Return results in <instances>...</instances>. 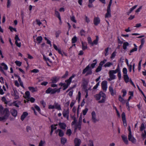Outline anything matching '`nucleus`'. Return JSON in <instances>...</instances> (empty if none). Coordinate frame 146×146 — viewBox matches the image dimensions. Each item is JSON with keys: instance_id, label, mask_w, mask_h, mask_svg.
<instances>
[{"instance_id": "nucleus-1", "label": "nucleus", "mask_w": 146, "mask_h": 146, "mask_svg": "<svg viewBox=\"0 0 146 146\" xmlns=\"http://www.w3.org/2000/svg\"><path fill=\"white\" fill-rule=\"evenodd\" d=\"M0 114L2 116L0 117V121H5L10 115L9 109L7 108L4 109L1 105L0 106Z\"/></svg>"}, {"instance_id": "nucleus-2", "label": "nucleus", "mask_w": 146, "mask_h": 146, "mask_svg": "<svg viewBox=\"0 0 146 146\" xmlns=\"http://www.w3.org/2000/svg\"><path fill=\"white\" fill-rule=\"evenodd\" d=\"M97 100H99L98 102L99 103H104L106 99V95L103 92L101 91L94 96Z\"/></svg>"}, {"instance_id": "nucleus-3", "label": "nucleus", "mask_w": 146, "mask_h": 146, "mask_svg": "<svg viewBox=\"0 0 146 146\" xmlns=\"http://www.w3.org/2000/svg\"><path fill=\"white\" fill-rule=\"evenodd\" d=\"M75 76V74H72V76L70 77L69 79L65 81L66 83H61L60 84L61 86H63V90H65L68 88V86L70 85L72 79Z\"/></svg>"}, {"instance_id": "nucleus-4", "label": "nucleus", "mask_w": 146, "mask_h": 146, "mask_svg": "<svg viewBox=\"0 0 146 146\" xmlns=\"http://www.w3.org/2000/svg\"><path fill=\"white\" fill-rule=\"evenodd\" d=\"M61 88H55L52 89L51 88H48L46 91V94H53L56 93V92H60V89Z\"/></svg>"}, {"instance_id": "nucleus-5", "label": "nucleus", "mask_w": 146, "mask_h": 146, "mask_svg": "<svg viewBox=\"0 0 146 146\" xmlns=\"http://www.w3.org/2000/svg\"><path fill=\"white\" fill-rule=\"evenodd\" d=\"M92 68L90 67V64H89L83 70L82 73L85 74L86 72V75L87 76L89 75H91L92 74Z\"/></svg>"}, {"instance_id": "nucleus-6", "label": "nucleus", "mask_w": 146, "mask_h": 146, "mask_svg": "<svg viewBox=\"0 0 146 146\" xmlns=\"http://www.w3.org/2000/svg\"><path fill=\"white\" fill-rule=\"evenodd\" d=\"M73 121L72 122V125H74V127L75 128L74 131H76V130L78 129V128H79V130H80L81 128V126L80 125H78L76 123L77 120L75 118H74L73 119Z\"/></svg>"}, {"instance_id": "nucleus-7", "label": "nucleus", "mask_w": 146, "mask_h": 146, "mask_svg": "<svg viewBox=\"0 0 146 146\" xmlns=\"http://www.w3.org/2000/svg\"><path fill=\"white\" fill-rule=\"evenodd\" d=\"M107 82L104 80L102 82L101 84L102 88L104 92H106L108 88Z\"/></svg>"}, {"instance_id": "nucleus-8", "label": "nucleus", "mask_w": 146, "mask_h": 146, "mask_svg": "<svg viewBox=\"0 0 146 146\" xmlns=\"http://www.w3.org/2000/svg\"><path fill=\"white\" fill-rule=\"evenodd\" d=\"M128 139L132 143H135L136 142V139L134 137L132 134H128Z\"/></svg>"}, {"instance_id": "nucleus-9", "label": "nucleus", "mask_w": 146, "mask_h": 146, "mask_svg": "<svg viewBox=\"0 0 146 146\" xmlns=\"http://www.w3.org/2000/svg\"><path fill=\"white\" fill-rule=\"evenodd\" d=\"M100 21H101L100 19V17L98 16L95 17H94L93 20V23L95 25H98L100 23Z\"/></svg>"}, {"instance_id": "nucleus-10", "label": "nucleus", "mask_w": 146, "mask_h": 146, "mask_svg": "<svg viewBox=\"0 0 146 146\" xmlns=\"http://www.w3.org/2000/svg\"><path fill=\"white\" fill-rule=\"evenodd\" d=\"M91 115L92 119L93 122L96 123L98 121V120L96 118V113L94 111H93L92 112Z\"/></svg>"}, {"instance_id": "nucleus-11", "label": "nucleus", "mask_w": 146, "mask_h": 146, "mask_svg": "<svg viewBox=\"0 0 146 146\" xmlns=\"http://www.w3.org/2000/svg\"><path fill=\"white\" fill-rule=\"evenodd\" d=\"M15 43L17 46L20 47L21 46V43L20 42H19L20 41V39L19 38L18 36L16 35L15 37Z\"/></svg>"}, {"instance_id": "nucleus-12", "label": "nucleus", "mask_w": 146, "mask_h": 146, "mask_svg": "<svg viewBox=\"0 0 146 146\" xmlns=\"http://www.w3.org/2000/svg\"><path fill=\"white\" fill-rule=\"evenodd\" d=\"M109 74L110 78L108 79V80L109 81H111L113 80H114L116 78V76L114 74H112L110 71L109 72Z\"/></svg>"}, {"instance_id": "nucleus-13", "label": "nucleus", "mask_w": 146, "mask_h": 146, "mask_svg": "<svg viewBox=\"0 0 146 146\" xmlns=\"http://www.w3.org/2000/svg\"><path fill=\"white\" fill-rule=\"evenodd\" d=\"M109 89L111 96H113L116 94V91L115 90L113 89L111 85L109 86Z\"/></svg>"}, {"instance_id": "nucleus-14", "label": "nucleus", "mask_w": 146, "mask_h": 146, "mask_svg": "<svg viewBox=\"0 0 146 146\" xmlns=\"http://www.w3.org/2000/svg\"><path fill=\"white\" fill-rule=\"evenodd\" d=\"M81 142V140L77 138H76L74 140L75 146H80Z\"/></svg>"}, {"instance_id": "nucleus-15", "label": "nucleus", "mask_w": 146, "mask_h": 146, "mask_svg": "<svg viewBox=\"0 0 146 146\" xmlns=\"http://www.w3.org/2000/svg\"><path fill=\"white\" fill-rule=\"evenodd\" d=\"M13 90L14 93L12 95L14 96L15 99L16 100L19 99V96L18 91L16 90L15 89H13Z\"/></svg>"}, {"instance_id": "nucleus-16", "label": "nucleus", "mask_w": 146, "mask_h": 146, "mask_svg": "<svg viewBox=\"0 0 146 146\" xmlns=\"http://www.w3.org/2000/svg\"><path fill=\"white\" fill-rule=\"evenodd\" d=\"M69 109L68 108L66 109H64L62 113V114L64 117L69 115Z\"/></svg>"}, {"instance_id": "nucleus-17", "label": "nucleus", "mask_w": 146, "mask_h": 146, "mask_svg": "<svg viewBox=\"0 0 146 146\" xmlns=\"http://www.w3.org/2000/svg\"><path fill=\"white\" fill-rule=\"evenodd\" d=\"M121 137L124 143L126 144H128L129 142L127 139V136L124 135H121Z\"/></svg>"}, {"instance_id": "nucleus-18", "label": "nucleus", "mask_w": 146, "mask_h": 146, "mask_svg": "<svg viewBox=\"0 0 146 146\" xmlns=\"http://www.w3.org/2000/svg\"><path fill=\"white\" fill-rule=\"evenodd\" d=\"M12 115L14 117H16L17 115V110L14 109H12L10 111Z\"/></svg>"}, {"instance_id": "nucleus-19", "label": "nucleus", "mask_w": 146, "mask_h": 146, "mask_svg": "<svg viewBox=\"0 0 146 146\" xmlns=\"http://www.w3.org/2000/svg\"><path fill=\"white\" fill-rule=\"evenodd\" d=\"M120 68L119 65H117V67L116 69L115 70H110L109 71L112 74H115L117 72H118L119 71H120Z\"/></svg>"}, {"instance_id": "nucleus-20", "label": "nucleus", "mask_w": 146, "mask_h": 146, "mask_svg": "<svg viewBox=\"0 0 146 146\" xmlns=\"http://www.w3.org/2000/svg\"><path fill=\"white\" fill-rule=\"evenodd\" d=\"M28 113L27 112H23L21 117V119L23 121L24 120L25 117L28 115Z\"/></svg>"}, {"instance_id": "nucleus-21", "label": "nucleus", "mask_w": 146, "mask_h": 146, "mask_svg": "<svg viewBox=\"0 0 146 146\" xmlns=\"http://www.w3.org/2000/svg\"><path fill=\"white\" fill-rule=\"evenodd\" d=\"M54 105L55 106V108L58 110H61L60 105L58 103L55 102L54 103Z\"/></svg>"}, {"instance_id": "nucleus-22", "label": "nucleus", "mask_w": 146, "mask_h": 146, "mask_svg": "<svg viewBox=\"0 0 146 146\" xmlns=\"http://www.w3.org/2000/svg\"><path fill=\"white\" fill-rule=\"evenodd\" d=\"M123 77L125 82L127 83L129 82L131 79L129 78L128 75H123Z\"/></svg>"}, {"instance_id": "nucleus-23", "label": "nucleus", "mask_w": 146, "mask_h": 146, "mask_svg": "<svg viewBox=\"0 0 146 146\" xmlns=\"http://www.w3.org/2000/svg\"><path fill=\"white\" fill-rule=\"evenodd\" d=\"M21 102L19 101H16L13 102L12 103L13 105L17 107H19V105L21 104Z\"/></svg>"}, {"instance_id": "nucleus-24", "label": "nucleus", "mask_w": 146, "mask_h": 146, "mask_svg": "<svg viewBox=\"0 0 146 146\" xmlns=\"http://www.w3.org/2000/svg\"><path fill=\"white\" fill-rule=\"evenodd\" d=\"M24 96L25 98L27 100H29L30 96V92L28 91H26L25 93V95Z\"/></svg>"}, {"instance_id": "nucleus-25", "label": "nucleus", "mask_w": 146, "mask_h": 146, "mask_svg": "<svg viewBox=\"0 0 146 146\" xmlns=\"http://www.w3.org/2000/svg\"><path fill=\"white\" fill-rule=\"evenodd\" d=\"M82 44V49L83 50H84L87 48V44L86 42H83V41L81 42Z\"/></svg>"}, {"instance_id": "nucleus-26", "label": "nucleus", "mask_w": 146, "mask_h": 146, "mask_svg": "<svg viewBox=\"0 0 146 146\" xmlns=\"http://www.w3.org/2000/svg\"><path fill=\"white\" fill-rule=\"evenodd\" d=\"M93 63H92L90 65V67H91V68L92 69L94 68L95 66L97 64V60L96 59H95L94 60H93Z\"/></svg>"}, {"instance_id": "nucleus-27", "label": "nucleus", "mask_w": 146, "mask_h": 146, "mask_svg": "<svg viewBox=\"0 0 146 146\" xmlns=\"http://www.w3.org/2000/svg\"><path fill=\"white\" fill-rule=\"evenodd\" d=\"M58 125L62 129H65L66 128V125L64 123H59Z\"/></svg>"}, {"instance_id": "nucleus-28", "label": "nucleus", "mask_w": 146, "mask_h": 146, "mask_svg": "<svg viewBox=\"0 0 146 146\" xmlns=\"http://www.w3.org/2000/svg\"><path fill=\"white\" fill-rule=\"evenodd\" d=\"M56 132L57 133L58 132V135L60 137H62L64 135V133L63 132L61 129H58L56 130Z\"/></svg>"}, {"instance_id": "nucleus-29", "label": "nucleus", "mask_w": 146, "mask_h": 146, "mask_svg": "<svg viewBox=\"0 0 146 146\" xmlns=\"http://www.w3.org/2000/svg\"><path fill=\"white\" fill-rule=\"evenodd\" d=\"M28 89L32 92L33 93L34 92L37 91V88H34L33 87H29Z\"/></svg>"}, {"instance_id": "nucleus-30", "label": "nucleus", "mask_w": 146, "mask_h": 146, "mask_svg": "<svg viewBox=\"0 0 146 146\" xmlns=\"http://www.w3.org/2000/svg\"><path fill=\"white\" fill-rule=\"evenodd\" d=\"M55 15L57 17H58V18L59 19V20L60 21V23H61V17H60V14L59 13V12L58 11H57L56 10H55Z\"/></svg>"}, {"instance_id": "nucleus-31", "label": "nucleus", "mask_w": 146, "mask_h": 146, "mask_svg": "<svg viewBox=\"0 0 146 146\" xmlns=\"http://www.w3.org/2000/svg\"><path fill=\"white\" fill-rule=\"evenodd\" d=\"M129 44L127 42H124L123 43V48L125 50L127 49V47L129 46Z\"/></svg>"}, {"instance_id": "nucleus-32", "label": "nucleus", "mask_w": 146, "mask_h": 146, "mask_svg": "<svg viewBox=\"0 0 146 146\" xmlns=\"http://www.w3.org/2000/svg\"><path fill=\"white\" fill-rule=\"evenodd\" d=\"M96 39L94 40L93 42H92V44L91 45L93 46L94 45H97L98 43V42L99 40V38L98 36H96Z\"/></svg>"}, {"instance_id": "nucleus-33", "label": "nucleus", "mask_w": 146, "mask_h": 146, "mask_svg": "<svg viewBox=\"0 0 146 146\" xmlns=\"http://www.w3.org/2000/svg\"><path fill=\"white\" fill-rule=\"evenodd\" d=\"M1 65L3 67V68L4 70H8V67L4 63H2Z\"/></svg>"}, {"instance_id": "nucleus-34", "label": "nucleus", "mask_w": 146, "mask_h": 146, "mask_svg": "<svg viewBox=\"0 0 146 146\" xmlns=\"http://www.w3.org/2000/svg\"><path fill=\"white\" fill-rule=\"evenodd\" d=\"M134 45L135 46V48H133L132 49H131L130 51V54H129L131 55V53L135 52L137 50V46L135 44H134Z\"/></svg>"}, {"instance_id": "nucleus-35", "label": "nucleus", "mask_w": 146, "mask_h": 146, "mask_svg": "<svg viewBox=\"0 0 146 146\" xmlns=\"http://www.w3.org/2000/svg\"><path fill=\"white\" fill-rule=\"evenodd\" d=\"M119 100L122 104H125V100L120 95L119 96Z\"/></svg>"}, {"instance_id": "nucleus-36", "label": "nucleus", "mask_w": 146, "mask_h": 146, "mask_svg": "<svg viewBox=\"0 0 146 146\" xmlns=\"http://www.w3.org/2000/svg\"><path fill=\"white\" fill-rule=\"evenodd\" d=\"M111 11H107V12L105 15V18H109L111 17Z\"/></svg>"}, {"instance_id": "nucleus-37", "label": "nucleus", "mask_w": 146, "mask_h": 146, "mask_svg": "<svg viewBox=\"0 0 146 146\" xmlns=\"http://www.w3.org/2000/svg\"><path fill=\"white\" fill-rule=\"evenodd\" d=\"M113 65V64L112 63L110 62H108L104 65V66L106 68L107 67H110Z\"/></svg>"}, {"instance_id": "nucleus-38", "label": "nucleus", "mask_w": 146, "mask_h": 146, "mask_svg": "<svg viewBox=\"0 0 146 146\" xmlns=\"http://www.w3.org/2000/svg\"><path fill=\"white\" fill-rule=\"evenodd\" d=\"M42 38L41 36H38L36 38V40L38 44L41 43L42 40Z\"/></svg>"}, {"instance_id": "nucleus-39", "label": "nucleus", "mask_w": 146, "mask_h": 146, "mask_svg": "<svg viewBox=\"0 0 146 146\" xmlns=\"http://www.w3.org/2000/svg\"><path fill=\"white\" fill-rule=\"evenodd\" d=\"M117 54V52L115 51L112 54L111 56H110V58L113 59L115 57L116 54Z\"/></svg>"}, {"instance_id": "nucleus-40", "label": "nucleus", "mask_w": 146, "mask_h": 146, "mask_svg": "<svg viewBox=\"0 0 146 146\" xmlns=\"http://www.w3.org/2000/svg\"><path fill=\"white\" fill-rule=\"evenodd\" d=\"M58 78H57L56 77H54L52 79V82L53 83H56L58 80Z\"/></svg>"}, {"instance_id": "nucleus-41", "label": "nucleus", "mask_w": 146, "mask_h": 146, "mask_svg": "<svg viewBox=\"0 0 146 146\" xmlns=\"http://www.w3.org/2000/svg\"><path fill=\"white\" fill-rule=\"evenodd\" d=\"M77 41V38L75 36L72 39V42L73 44L75 43Z\"/></svg>"}, {"instance_id": "nucleus-42", "label": "nucleus", "mask_w": 146, "mask_h": 146, "mask_svg": "<svg viewBox=\"0 0 146 146\" xmlns=\"http://www.w3.org/2000/svg\"><path fill=\"white\" fill-rule=\"evenodd\" d=\"M88 146H94L93 141L92 140H89L88 142Z\"/></svg>"}, {"instance_id": "nucleus-43", "label": "nucleus", "mask_w": 146, "mask_h": 146, "mask_svg": "<svg viewBox=\"0 0 146 146\" xmlns=\"http://www.w3.org/2000/svg\"><path fill=\"white\" fill-rule=\"evenodd\" d=\"M66 139L65 138L62 137L61 139V143L62 144H65L66 142Z\"/></svg>"}, {"instance_id": "nucleus-44", "label": "nucleus", "mask_w": 146, "mask_h": 146, "mask_svg": "<svg viewBox=\"0 0 146 146\" xmlns=\"http://www.w3.org/2000/svg\"><path fill=\"white\" fill-rule=\"evenodd\" d=\"M45 143V141H44L41 140L38 146H44V145Z\"/></svg>"}, {"instance_id": "nucleus-45", "label": "nucleus", "mask_w": 146, "mask_h": 146, "mask_svg": "<svg viewBox=\"0 0 146 146\" xmlns=\"http://www.w3.org/2000/svg\"><path fill=\"white\" fill-rule=\"evenodd\" d=\"M122 72L124 75H127V70L126 68H123V69Z\"/></svg>"}, {"instance_id": "nucleus-46", "label": "nucleus", "mask_w": 146, "mask_h": 146, "mask_svg": "<svg viewBox=\"0 0 146 146\" xmlns=\"http://www.w3.org/2000/svg\"><path fill=\"white\" fill-rule=\"evenodd\" d=\"M107 60L106 59H104L103 61H101L99 64V65L102 66L106 62Z\"/></svg>"}, {"instance_id": "nucleus-47", "label": "nucleus", "mask_w": 146, "mask_h": 146, "mask_svg": "<svg viewBox=\"0 0 146 146\" xmlns=\"http://www.w3.org/2000/svg\"><path fill=\"white\" fill-rule=\"evenodd\" d=\"M61 33V31L60 30H58L56 31L55 33V35L56 38H57L59 37V35Z\"/></svg>"}, {"instance_id": "nucleus-48", "label": "nucleus", "mask_w": 146, "mask_h": 146, "mask_svg": "<svg viewBox=\"0 0 146 146\" xmlns=\"http://www.w3.org/2000/svg\"><path fill=\"white\" fill-rule=\"evenodd\" d=\"M88 110V109L87 108H85V109L82 110V113L84 115H85Z\"/></svg>"}, {"instance_id": "nucleus-49", "label": "nucleus", "mask_w": 146, "mask_h": 146, "mask_svg": "<svg viewBox=\"0 0 146 146\" xmlns=\"http://www.w3.org/2000/svg\"><path fill=\"white\" fill-rule=\"evenodd\" d=\"M70 19L73 22H74L75 23H76V20L75 19V17L74 15L70 16Z\"/></svg>"}, {"instance_id": "nucleus-50", "label": "nucleus", "mask_w": 146, "mask_h": 146, "mask_svg": "<svg viewBox=\"0 0 146 146\" xmlns=\"http://www.w3.org/2000/svg\"><path fill=\"white\" fill-rule=\"evenodd\" d=\"M141 136L143 139L146 138V131L145 130L144 131V133H142Z\"/></svg>"}, {"instance_id": "nucleus-51", "label": "nucleus", "mask_w": 146, "mask_h": 146, "mask_svg": "<svg viewBox=\"0 0 146 146\" xmlns=\"http://www.w3.org/2000/svg\"><path fill=\"white\" fill-rule=\"evenodd\" d=\"M102 67L100 65L97 68V69L96 70V72H98L100 71L102 69Z\"/></svg>"}, {"instance_id": "nucleus-52", "label": "nucleus", "mask_w": 146, "mask_h": 146, "mask_svg": "<svg viewBox=\"0 0 146 146\" xmlns=\"http://www.w3.org/2000/svg\"><path fill=\"white\" fill-rule=\"evenodd\" d=\"M145 126L144 124L142 123L141 125V126L140 128V130L141 131H142L143 130L145 129Z\"/></svg>"}, {"instance_id": "nucleus-53", "label": "nucleus", "mask_w": 146, "mask_h": 146, "mask_svg": "<svg viewBox=\"0 0 146 146\" xmlns=\"http://www.w3.org/2000/svg\"><path fill=\"white\" fill-rule=\"evenodd\" d=\"M15 63L17 66H21L22 64V62L18 60L16 61L15 62Z\"/></svg>"}, {"instance_id": "nucleus-54", "label": "nucleus", "mask_w": 146, "mask_h": 146, "mask_svg": "<svg viewBox=\"0 0 146 146\" xmlns=\"http://www.w3.org/2000/svg\"><path fill=\"white\" fill-rule=\"evenodd\" d=\"M109 48H106L105 50V56H106L109 54L108 52Z\"/></svg>"}, {"instance_id": "nucleus-55", "label": "nucleus", "mask_w": 146, "mask_h": 146, "mask_svg": "<svg viewBox=\"0 0 146 146\" xmlns=\"http://www.w3.org/2000/svg\"><path fill=\"white\" fill-rule=\"evenodd\" d=\"M35 108L40 113V107L36 105H35L34 106Z\"/></svg>"}, {"instance_id": "nucleus-56", "label": "nucleus", "mask_w": 146, "mask_h": 146, "mask_svg": "<svg viewBox=\"0 0 146 146\" xmlns=\"http://www.w3.org/2000/svg\"><path fill=\"white\" fill-rule=\"evenodd\" d=\"M89 44H90L91 45L92 44V42L91 38L90 37H88L87 38Z\"/></svg>"}, {"instance_id": "nucleus-57", "label": "nucleus", "mask_w": 146, "mask_h": 146, "mask_svg": "<svg viewBox=\"0 0 146 146\" xmlns=\"http://www.w3.org/2000/svg\"><path fill=\"white\" fill-rule=\"evenodd\" d=\"M81 93L80 92H79L78 93V95L77 97V99L78 100V101H79L80 100L81 98Z\"/></svg>"}, {"instance_id": "nucleus-58", "label": "nucleus", "mask_w": 146, "mask_h": 146, "mask_svg": "<svg viewBox=\"0 0 146 146\" xmlns=\"http://www.w3.org/2000/svg\"><path fill=\"white\" fill-rule=\"evenodd\" d=\"M11 1L10 0H7V7L9 8L11 5Z\"/></svg>"}, {"instance_id": "nucleus-59", "label": "nucleus", "mask_w": 146, "mask_h": 146, "mask_svg": "<svg viewBox=\"0 0 146 146\" xmlns=\"http://www.w3.org/2000/svg\"><path fill=\"white\" fill-rule=\"evenodd\" d=\"M80 34L81 36H85V32L84 30L82 29L80 31Z\"/></svg>"}, {"instance_id": "nucleus-60", "label": "nucleus", "mask_w": 146, "mask_h": 146, "mask_svg": "<svg viewBox=\"0 0 146 146\" xmlns=\"http://www.w3.org/2000/svg\"><path fill=\"white\" fill-rule=\"evenodd\" d=\"M137 5H135L130 9L129 13H131L137 7Z\"/></svg>"}, {"instance_id": "nucleus-61", "label": "nucleus", "mask_w": 146, "mask_h": 146, "mask_svg": "<svg viewBox=\"0 0 146 146\" xmlns=\"http://www.w3.org/2000/svg\"><path fill=\"white\" fill-rule=\"evenodd\" d=\"M122 92L123 93V95H122V96L123 97H124L125 96L126 94L127 93V91L125 89H123L122 90Z\"/></svg>"}, {"instance_id": "nucleus-62", "label": "nucleus", "mask_w": 146, "mask_h": 146, "mask_svg": "<svg viewBox=\"0 0 146 146\" xmlns=\"http://www.w3.org/2000/svg\"><path fill=\"white\" fill-rule=\"evenodd\" d=\"M28 101H30L32 103H33L35 102V99L33 97H31V98H29V100H27Z\"/></svg>"}, {"instance_id": "nucleus-63", "label": "nucleus", "mask_w": 146, "mask_h": 146, "mask_svg": "<svg viewBox=\"0 0 146 146\" xmlns=\"http://www.w3.org/2000/svg\"><path fill=\"white\" fill-rule=\"evenodd\" d=\"M100 81L98 82L96 84V85L93 87V89L94 90L98 88V86H99V85H100Z\"/></svg>"}, {"instance_id": "nucleus-64", "label": "nucleus", "mask_w": 146, "mask_h": 146, "mask_svg": "<svg viewBox=\"0 0 146 146\" xmlns=\"http://www.w3.org/2000/svg\"><path fill=\"white\" fill-rule=\"evenodd\" d=\"M72 133V131L70 129H68L67 131L66 134L70 136Z\"/></svg>"}]
</instances>
